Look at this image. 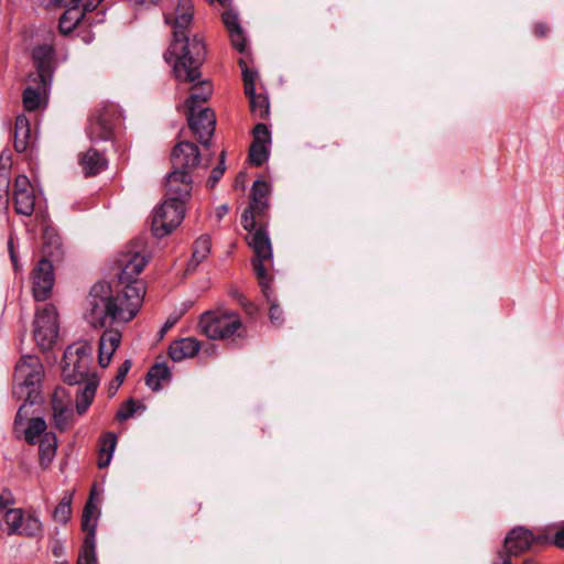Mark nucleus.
<instances>
[{
	"mask_svg": "<svg viewBox=\"0 0 564 564\" xmlns=\"http://www.w3.org/2000/svg\"><path fill=\"white\" fill-rule=\"evenodd\" d=\"M102 0H54V3L64 9H79L84 14L93 12Z\"/></svg>",
	"mask_w": 564,
	"mask_h": 564,
	"instance_id": "nucleus-36",
	"label": "nucleus"
},
{
	"mask_svg": "<svg viewBox=\"0 0 564 564\" xmlns=\"http://www.w3.org/2000/svg\"><path fill=\"white\" fill-rule=\"evenodd\" d=\"M212 250V241L208 236H200L193 245V254L188 261V270H194L196 267L207 258Z\"/></svg>",
	"mask_w": 564,
	"mask_h": 564,
	"instance_id": "nucleus-31",
	"label": "nucleus"
},
{
	"mask_svg": "<svg viewBox=\"0 0 564 564\" xmlns=\"http://www.w3.org/2000/svg\"><path fill=\"white\" fill-rule=\"evenodd\" d=\"M269 159V149L265 144L251 143L249 149V161L254 166H261Z\"/></svg>",
	"mask_w": 564,
	"mask_h": 564,
	"instance_id": "nucleus-40",
	"label": "nucleus"
},
{
	"mask_svg": "<svg viewBox=\"0 0 564 564\" xmlns=\"http://www.w3.org/2000/svg\"><path fill=\"white\" fill-rule=\"evenodd\" d=\"M98 386L99 378L93 377L88 382L84 383L82 389L78 390L76 395V411L79 415L85 414L89 409L95 399Z\"/></svg>",
	"mask_w": 564,
	"mask_h": 564,
	"instance_id": "nucleus-25",
	"label": "nucleus"
},
{
	"mask_svg": "<svg viewBox=\"0 0 564 564\" xmlns=\"http://www.w3.org/2000/svg\"><path fill=\"white\" fill-rule=\"evenodd\" d=\"M185 216V203L178 200H165L154 209L152 215V232L158 238H163L176 229Z\"/></svg>",
	"mask_w": 564,
	"mask_h": 564,
	"instance_id": "nucleus-7",
	"label": "nucleus"
},
{
	"mask_svg": "<svg viewBox=\"0 0 564 564\" xmlns=\"http://www.w3.org/2000/svg\"><path fill=\"white\" fill-rule=\"evenodd\" d=\"M32 59L35 70L29 76L46 80L53 79L55 50L51 44H41L33 48Z\"/></svg>",
	"mask_w": 564,
	"mask_h": 564,
	"instance_id": "nucleus-19",
	"label": "nucleus"
},
{
	"mask_svg": "<svg viewBox=\"0 0 564 564\" xmlns=\"http://www.w3.org/2000/svg\"><path fill=\"white\" fill-rule=\"evenodd\" d=\"M14 497L9 489H3L0 494V511L11 509L10 506L14 505Z\"/></svg>",
	"mask_w": 564,
	"mask_h": 564,
	"instance_id": "nucleus-49",
	"label": "nucleus"
},
{
	"mask_svg": "<svg viewBox=\"0 0 564 564\" xmlns=\"http://www.w3.org/2000/svg\"><path fill=\"white\" fill-rule=\"evenodd\" d=\"M545 539L534 535L524 527L510 530L503 542V550L498 552V558L492 564H511V556H520L530 550L533 544L542 543Z\"/></svg>",
	"mask_w": 564,
	"mask_h": 564,
	"instance_id": "nucleus-8",
	"label": "nucleus"
},
{
	"mask_svg": "<svg viewBox=\"0 0 564 564\" xmlns=\"http://www.w3.org/2000/svg\"><path fill=\"white\" fill-rule=\"evenodd\" d=\"M46 422L43 417H33L29 420L28 426L24 430V440L29 444H35L46 433Z\"/></svg>",
	"mask_w": 564,
	"mask_h": 564,
	"instance_id": "nucleus-35",
	"label": "nucleus"
},
{
	"mask_svg": "<svg viewBox=\"0 0 564 564\" xmlns=\"http://www.w3.org/2000/svg\"><path fill=\"white\" fill-rule=\"evenodd\" d=\"M184 83H189V80H183ZM194 85L191 87V94L185 101V107L187 110H198L202 108V104H205L213 94L212 85L207 80H200V76L191 80Z\"/></svg>",
	"mask_w": 564,
	"mask_h": 564,
	"instance_id": "nucleus-22",
	"label": "nucleus"
},
{
	"mask_svg": "<svg viewBox=\"0 0 564 564\" xmlns=\"http://www.w3.org/2000/svg\"><path fill=\"white\" fill-rule=\"evenodd\" d=\"M552 543L560 549H564V522H561L556 525V531L553 534Z\"/></svg>",
	"mask_w": 564,
	"mask_h": 564,
	"instance_id": "nucleus-50",
	"label": "nucleus"
},
{
	"mask_svg": "<svg viewBox=\"0 0 564 564\" xmlns=\"http://www.w3.org/2000/svg\"><path fill=\"white\" fill-rule=\"evenodd\" d=\"M132 364L130 360H124L122 365L119 367L117 375L115 377L113 382L116 383V388L120 387L126 379L127 373L129 372Z\"/></svg>",
	"mask_w": 564,
	"mask_h": 564,
	"instance_id": "nucleus-47",
	"label": "nucleus"
},
{
	"mask_svg": "<svg viewBox=\"0 0 564 564\" xmlns=\"http://www.w3.org/2000/svg\"><path fill=\"white\" fill-rule=\"evenodd\" d=\"M207 1L210 2V3L218 2L223 7H226L229 3L230 0H207Z\"/></svg>",
	"mask_w": 564,
	"mask_h": 564,
	"instance_id": "nucleus-55",
	"label": "nucleus"
},
{
	"mask_svg": "<svg viewBox=\"0 0 564 564\" xmlns=\"http://www.w3.org/2000/svg\"><path fill=\"white\" fill-rule=\"evenodd\" d=\"M268 293H269V297L264 293H263V295L270 302V308H269L270 321L273 324H280L282 322V315H283L282 308L276 303V301L271 297L272 293H273L271 288H270V291H268Z\"/></svg>",
	"mask_w": 564,
	"mask_h": 564,
	"instance_id": "nucleus-43",
	"label": "nucleus"
},
{
	"mask_svg": "<svg viewBox=\"0 0 564 564\" xmlns=\"http://www.w3.org/2000/svg\"><path fill=\"white\" fill-rule=\"evenodd\" d=\"M148 260L140 252H127L119 259L121 271L119 282L121 291L115 292L105 281L95 283L86 300L85 317L94 328H104L116 323H128L139 313L145 288L137 276L147 265Z\"/></svg>",
	"mask_w": 564,
	"mask_h": 564,
	"instance_id": "nucleus-1",
	"label": "nucleus"
},
{
	"mask_svg": "<svg viewBox=\"0 0 564 564\" xmlns=\"http://www.w3.org/2000/svg\"><path fill=\"white\" fill-rule=\"evenodd\" d=\"M43 376V366L39 357L24 355L17 362L13 373V395L18 399H25L24 403L33 404L39 395L37 388ZM25 404H22L14 419V431L18 432L23 424Z\"/></svg>",
	"mask_w": 564,
	"mask_h": 564,
	"instance_id": "nucleus-3",
	"label": "nucleus"
},
{
	"mask_svg": "<svg viewBox=\"0 0 564 564\" xmlns=\"http://www.w3.org/2000/svg\"><path fill=\"white\" fill-rule=\"evenodd\" d=\"M121 337V333L112 328L102 333L98 348V364L101 368H106L110 364L112 355L120 345Z\"/></svg>",
	"mask_w": 564,
	"mask_h": 564,
	"instance_id": "nucleus-20",
	"label": "nucleus"
},
{
	"mask_svg": "<svg viewBox=\"0 0 564 564\" xmlns=\"http://www.w3.org/2000/svg\"><path fill=\"white\" fill-rule=\"evenodd\" d=\"M40 464L46 468L53 460L57 449V437L53 432L44 433L40 438Z\"/></svg>",
	"mask_w": 564,
	"mask_h": 564,
	"instance_id": "nucleus-28",
	"label": "nucleus"
},
{
	"mask_svg": "<svg viewBox=\"0 0 564 564\" xmlns=\"http://www.w3.org/2000/svg\"><path fill=\"white\" fill-rule=\"evenodd\" d=\"M188 127L197 137L204 147H209L212 137L215 132L216 117L210 108H199L198 110H187Z\"/></svg>",
	"mask_w": 564,
	"mask_h": 564,
	"instance_id": "nucleus-12",
	"label": "nucleus"
},
{
	"mask_svg": "<svg viewBox=\"0 0 564 564\" xmlns=\"http://www.w3.org/2000/svg\"><path fill=\"white\" fill-rule=\"evenodd\" d=\"M80 165L86 176H95L107 169L108 162L104 153L91 148L80 156Z\"/></svg>",
	"mask_w": 564,
	"mask_h": 564,
	"instance_id": "nucleus-24",
	"label": "nucleus"
},
{
	"mask_svg": "<svg viewBox=\"0 0 564 564\" xmlns=\"http://www.w3.org/2000/svg\"><path fill=\"white\" fill-rule=\"evenodd\" d=\"M200 350V343L193 337L174 340L169 348V356L173 361H182L194 357Z\"/></svg>",
	"mask_w": 564,
	"mask_h": 564,
	"instance_id": "nucleus-23",
	"label": "nucleus"
},
{
	"mask_svg": "<svg viewBox=\"0 0 564 564\" xmlns=\"http://www.w3.org/2000/svg\"><path fill=\"white\" fill-rule=\"evenodd\" d=\"M194 6L192 0H178L174 17L164 14L166 24L172 25L173 40L165 54L175 57L173 72L177 80H195L199 77L205 61V43L197 35L189 36Z\"/></svg>",
	"mask_w": 564,
	"mask_h": 564,
	"instance_id": "nucleus-2",
	"label": "nucleus"
},
{
	"mask_svg": "<svg viewBox=\"0 0 564 564\" xmlns=\"http://www.w3.org/2000/svg\"><path fill=\"white\" fill-rule=\"evenodd\" d=\"M238 63L242 72L245 94H251L253 90H256V79L258 77V72L256 69L249 68L243 58H240Z\"/></svg>",
	"mask_w": 564,
	"mask_h": 564,
	"instance_id": "nucleus-39",
	"label": "nucleus"
},
{
	"mask_svg": "<svg viewBox=\"0 0 564 564\" xmlns=\"http://www.w3.org/2000/svg\"><path fill=\"white\" fill-rule=\"evenodd\" d=\"M270 185L257 180L252 184L249 206L243 210L241 224L246 230L252 229L257 220H268Z\"/></svg>",
	"mask_w": 564,
	"mask_h": 564,
	"instance_id": "nucleus-9",
	"label": "nucleus"
},
{
	"mask_svg": "<svg viewBox=\"0 0 564 564\" xmlns=\"http://www.w3.org/2000/svg\"><path fill=\"white\" fill-rule=\"evenodd\" d=\"M117 445V436L112 432L105 433L99 441V456L97 465L99 468H106L112 458Z\"/></svg>",
	"mask_w": 564,
	"mask_h": 564,
	"instance_id": "nucleus-29",
	"label": "nucleus"
},
{
	"mask_svg": "<svg viewBox=\"0 0 564 564\" xmlns=\"http://www.w3.org/2000/svg\"><path fill=\"white\" fill-rule=\"evenodd\" d=\"M9 248H11V243H9ZM10 253H11L12 261H14L15 257H14V253H13L12 249H10Z\"/></svg>",
	"mask_w": 564,
	"mask_h": 564,
	"instance_id": "nucleus-57",
	"label": "nucleus"
},
{
	"mask_svg": "<svg viewBox=\"0 0 564 564\" xmlns=\"http://www.w3.org/2000/svg\"><path fill=\"white\" fill-rule=\"evenodd\" d=\"M171 378V372L165 364L153 365L145 377V383L152 391H160L161 381Z\"/></svg>",
	"mask_w": 564,
	"mask_h": 564,
	"instance_id": "nucleus-32",
	"label": "nucleus"
},
{
	"mask_svg": "<svg viewBox=\"0 0 564 564\" xmlns=\"http://www.w3.org/2000/svg\"><path fill=\"white\" fill-rule=\"evenodd\" d=\"M225 151L220 153L219 163L212 170L210 176L208 177L206 185L209 188H214L225 173Z\"/></svg>",
	"mask_w": 564,
	"mask_h": 564,
	"instance_id": "nucleus-42",
	"label": "nucleus"
},
{
	"mask_svg": "<svg viewBox=\"0 0 564 564\" xmlns=\"http://www.w3.org/2000/svg\"><path fill=\"white\" fill-rule=\"evenodd\" d=\"M93 346L89 343L76 341L67 346L62 362L63 381L76 386L97 377L93 371Z\"/></svg>",
	"mask_w": 564,
	"mask_h": 564,
	"instance_id": "nucleus-5",
	"label": "nucleus"
},
{
	"mask_svg": "<svg viewBox=\"0 0 564 564\" xmlns=\"http://www.w3.org/2000/svg\"><path fill=\"white\" fill-rule=\"evenodd\" d=\"M96 511L97 507L91 500H89L84 507L82 516V529L85 532V539L77 560V564H98L96 555Z\"/></svg>",
	"mask_w": 564,
	"mask_h": 564,
	"instance_id": "nucleus-10",
	"label": "nucleus"
},
{
	"mask_svg": "<svg viewBox=\"0 0 564 564\" xmlns=\"http://www.w3.org/2000/svg\"><path fill=\"white\" fill-rule=\"evenodd\" d=\"M51 84V80L29 76V84L22 94V102L26 111H35L46 102Z\"/></svg>",
	"mask_w": 564,
	"mask_h": 564,
	"instance_id": "nucleus-17",
	"label": "nucleus"
},
{
	"mask_svg": "<svg viewBox=\"0 0 564 564\" xmlns=\"http://www.w3.org/2000/svg\"><path fill=\"white\" fill-rule=\"evenodd\" d=\"M55 282L52 260L43 258L32 271V293L35 301H45L51 295Z\"/></svg>",
	"mask_w": 564,
	"mask_h": 564,
	"instance_id": "nucleus-13",
	"label": "nucleus"
},
{
	"mask_svg": "<svg viewBox=\"0 0 564 564\" xmlns=\"http://www.w3.org/2000/svg\"><path fill=\"white\" fill-rule=\"evenodd\" d=\"M34 328H51L58 330L57 312L54 305L46 304L42 310L36 312L34 318Z\"/></svg>",
	"mask_w": 564,
	"mask_h": 564,
	"instance_id": "nucleus-30",
	"label": "nucleus"
},
{
	"mask_svg": "<svg viewBox=\"0 0 564 564\" xmlns=\"http://www.w3.org/2000/svg\"><path fill=\"white\" fill-rule=\"evenodd\" d=\"M252 143L265 145L271 143V132L267 124L260 122L254 126Z\"/></svg>",
	"mask_w": 564,
	"mask_h": 564,
	"instance_id": "nucleus-41",
	"label": "nucleus"
},
{
	"mask_svg": "<svg viewBox=\"0 0 564 564\" xmlns=\"http://www.w3.org/2000/svg\"><path fill=\"white\" fill-rule=\"evenodd\" d=\"M522 564H538V563L533 560H525Z\"/></svg>",
	"mask_w": 564,
	"mask_h": 564,
	"instance_id": "nucleus-56",
	"label": "nucleus"
},
{
	"mask_svg": "<svg viewBox=\"0 0 564 564\" xmlns=\"http://www.w3.org/2000/svg\"><path fill=\"white\" fill-rule=\"evenodd\" d=\"M229 212V206L227 204H223L218 206L215 210L216 217L218 220H221Z\"/></svg>",
	"mask_w": 564,
	"mask_h": 564,
	"instance_id": "nucleus-52",
	"label": "nucleus"
},
{
	"mask_svg": "<svg viewBox=\"0 0 564 564\" xmlns=\"http://www.w3.org/2000/svg\"><path fill=\"white\" fill-rule=\"evenodd\" d=\"M83 10L79 9H65L64 13L59 18L58 29L63 34L70 33L77 24L85 19Z\"/></svg>",
	"mask_w": 564,
	"mask_h": 564,
	"instance_id": "nucleus-33",
	"label": "nucleus"
},
{
	"mask_svg": "<svg viewBox=\"0 0 564 564\" xmlns=\"http://www.w3.org/2000/svg\"><path fill=\"white\" fill-rule=\"evenodd\" d=\"M33 336L37 346L42 350H48L56 341L58 337V330H52L51 328H34Z\"/></svg>",
	"mask_w": 564,
	"mask_h": 564,
	"instance_id": "nucleus-37",
	"label": "nucleus"
},
{
	"mask_svg": "<svg viewBox=\"0 0 564 564\" xmlns=\"http://www.w3.org/2000/svg\"><path fill=\"white\" fill-rule=\"evenodd\" d=\"M137 411L135 402L130 399L126 403L122 404L120 410L117 412L116 417L118 421L123 422L130 419Z\"/></svg>",
	"mask_w": 564,
	"mask_h": 564,
	"instance_id": "nucleus-45",
	"label": "nucleus"
},
{
	"mask_svg": "<svg viewBox=\"0 0 564 564\" xmlns=\"http://www.w3.org/2000/svg\"><path fill=\"white\" fill-rule=\"evenodd\" d=\"M230 296L235 299L240 305H242L249 314L252 313V310L254 308V305L249 302L241 292L238 290L230 291Z\"/></svg>",
	"mask_w": 564,
	"mask_h": 564,
	"instance_id": "nucleus-48",
	"label": "nucleus"
},
{
	"mask_svg": "<svg viewBox=\"0 0 564 564\" xmlns=\"http://www.w3.org/2000/svg\"><path fill=\"white\" fill-rule=\"evenodd\" d=\"M180 319L178 314H171L167 319L165 321L163 327L160 330L161 337L164 336V334L170 330Z\"/></svg>",
	"mask_w": 564,
	"mask_h": 564,
	"instance_id": "nucleus-51",
	"label": "nucleus"
},
{
	"mask_svg": "<svg viewBox=\"0 0 564 564\" xmlns=\"http://www.w3.org/2000/svg\"><path fill=\"white\" fill-rule=\"evenodd\" d=\"M249 98L251 113L259 119H265L269 116L270 105L269 99L263 94H257L256 90L251 94H246Z\"/></svg>",
	"mask_w": 564,
	"mask_h": 564,
	"instance_id": "nucleus-34",
	"label": "nucleus"
},
{
	"mask_svg": "<svg viewBox=\"0 0 564 564\" xmlns=\"http://www.w3.org/2000/svg\"><path fill=\"white\" fill-rule=\"evenodd\" d=\"M231 44L239 53H243L247 48V39L242 28L228 32Z\"/></svg>",
	"mask_w": 564,
	"mask_h": 564,
	"instance_id": "nucleus-44",
	"label": "nucleus"
},
{
	"mask_svg": "<svg viewBox=\"0 0 564 564\" xmlns=\"http://www.w3.org/2000/svg\"><path fill=\"white\" fill-rule=\"evenodd\" d=\"M268 220H257V225L248 231V245L254 252L253 271L258 278L262 293L269 297L270 278L264 261H271L272 246L267 230Z\"/></svg>",
	"mask_w": 564,
	"mask_h": 564,
	"instance_id": "nucleus-6",
	"label": "nucleus"
},
{
	"mask_svg": "<svg viewBox=\"0 0 564 564\" xmlns=\"http://www.w3.org/2000/svg\"><path fill=\"white\" fill-rule=\"evenodd\" d=\"M87 135L91 142L111 140L113 127L107 112H101L89 120Z\"/></svg>",
	"mask_w": 564,
	"mask_h": 564,
	"instance_id": "nucleus-21",
	"label": "nucleus"
},
{
	"mask_svg": "<svg viewBox=\"0 0 564 564\" xmlns=\"http://www.w3.org/2000/svg\"><path fill=\"white\" fill-rule=\"evenodd\" d=\"M223 22L226 25L228 32L238 30L241 28L238 19V14L231 10L223 13Z\"/></svg>",
	"mask_w": 564,
	"mask_h": 564,
	"instance_id": "nucleus-46",
	"label": "nucleus"
},
{
	"mask_svg": "<svg viewBox=\"0 0 564 564\" xmlns=\"http://www.w3.org/2000/svg\"><path fill=\"white\" fill-rule=\"evenodd\" d=\"M42 251L46 259L58 260L63 256L62 237L54 228H46L44 230Z\"/></svg>",
	"mask_w": 564,
	"mask_h": 564,
	"instance_id": "nucleus-26",
	"label": "nucleus"
},
{
	"mask_svg": "<svg viewBox=\"0 0 564 564\" xmlns=\"http://www.w3.org/2000/svg\"><path fill=\"white\" fill-rule=\"evenodd\" d=\"M193 178L184 171L173 169L166 176L165 197L171 200L186 202L192 193Z\"/></svg>",
	"mask_w": 564,
	"mask_h": 564,
	"instance_id": "nucleus-18",
	"label": "nucleus"
},
{
	"mask_svg": "<svg viewBox=\"0 0 564 564\" xmlns=\"http://www.w3.org/2000/svg\"><path fill=\"white\" fill-rule=\"evenodd\" d=\"M171 160L173 169L191 174V171L199 166L202 155L195 143L181 141L173 148Z\"/></svg>",
	"mask_w": 564,
	"mask_h": 564,
	"instance_id": "nucleus-14",
	"label": "nucleus"
},
{
	"mask_svg": "<svg viewBox=\"0 0 564 564\" xmlns=\"http://www.w3.org/2000/svg\"><path fill=\"white\" fill-rule=\"evenodd\" d=\"M72 514V496H64L56 506L53 518L59 523H66Z\"/></svg>",
	"mask_w": 564,
	"mask_h": 564,
	"instance_id": "nucleus-38",
	"label": "nucleus"
},
{
	"mask_svg": "<svg viewBox=\"0 0 564 564\" xmlns=\"http://www.w3.org/2000/svg\"><path fill=\"white\" fill-rule=\"evenodd\" d=\"M547 33V28L546 25L542 24V23H538L534 25V34L538 36V37H543L545 36Z\"/></svg>",
	"mask_w": 564,
	"mask_h": 564,
	"instance_id": "nucleus-53",
	"label": "nucleus"
},
{
	"mask_svg": "<svg viewBox=\"0 0 564 564\" xmlns=\"http://www.w3.org/2000/svg\"><path fill=\"white\" fill-rule=\"evenodd\" d=\"M13 203L17 214L31 216L35 210L36 196L30 180L18 175L13 185Z\"/></svg>",
	"mask_w": 564,
	"mask_h": 564,
	"instance_id": "nucleus-15",
	"label": "nucleus"
},
{
	"mask_svg": "<svg viewBox=\"0 0 564 564\" xmlns=\"http://www.w3.org/2000/svg\"><path fill=\"white\" fill-rule=\"evenodd\" d=\"M8 535L41 536L43 524L34 513L24 516L20 508L7 509L3 516Z\"/></svg>",
	"mask_w": 564,
	"mask_h": 564,
	"instance_id": "nucleus-11",
	"label": "nucleus"
},
{
	"mask_svg": "<svg viewBox=\"0 0 564 564\" xmlns=\"http://www.w3.org/2000/svg\"><path fill=\"white\" fill-rule=\"evenodd\" d=\"M199 329L213 340H230L235 347H242L248 338V328L234 311H210L200 315Z\"/></svg>",
	"mask_w": 564,
	"mask_h": 564,
	"instance_id": "nucleus-4",
	"label": "nucleus"
},
{
	"mask_svg": "<svg viewBox=\"0 0 564 564\" xmlns=\"http://www.w3.org/2000/svg\"><path fill=\"white\" fill-rule=\"evenodd\" d=\"M0 185H3L4 189L9 186V180L6 175H0Z\"/></svg>",
	"mask_w": 564,
	"mask_h": 564,
	"instance_id": "nucleus-54",
	"label": "nucleus"
},
{
	"mask_svg": "<svg viewBox=\"0 0 564 564\" xmlns=\"http://www.w3.org/2000/svg\"><path fill=\"white\" fill-rule=\"evenodd\" d=\"M30 122L25 116H18L14 126V149L20 153L24 152L30 144Z\"/></svg>",
	"mask_w": 564,
	"mask_h": 564,
	"instance_id": "nucleus-27",
	"label": "nucleus"
},
{
	"mask_svg": "<svg viewBox=\"0 0 564 564\" xmlns=\"http://www.w3.org/2000/svg\"><path fill=\"white\" fill-rule=\"evenodd\" d=\"M52 411L54 426L65 432L74 425V411L72 408V401L66 395L63 388L55 389L52 395Z\"/></svg>",
	"mask_w": 564,
	"mask_h": 564,
	"instance_id": "nucleus-16",
	"label": "nucleus"
}]
</instances>
